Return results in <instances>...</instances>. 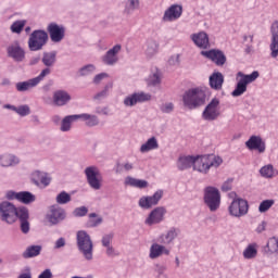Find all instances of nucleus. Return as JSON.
I'll return each mask as SVG.
<instances>
[{
  "label": "nucleus",
  "mask_w": 278,
  "mask_h": 278,
  "mask_svg": "<svg viewBox=\"0 0 278 278\" xmlns=\"http://www.w3.org/2000/svg\"><path fill=\"white\" fill-rule=\"evenodd\" d=\"M55 201L59 205H66V203H71V194L66 191H62L56 195Z\"/></svg>",
  "instance_id": "a18cd8bd"
},
{
  "label": "nucleus",
  "mask_w": 278,
  "mask_h": 278,
  "mask_svg": "<svg viewBox=\"0 0 278 278\" xmlns=\"http://www.w3.org/2000/svg\"><path fill=\"white\" fill-rule=\"evenodd\" d=\"M0 220L7 225H14L16 223V205L10 201L0 203Z\"/></svg>",
  "instance_id": "6e6552de"
},
{
  "label": "nucleus",
  "mask_w": 278,
  "mask_h": 278,
  "mask_svg": "<svg viewBox=\"0 0 278 278\" xmlns=\"http://www.w3.org/2000/svg\"><path fill=\"white\" fill-rule=\"evenodd\" d=\"M220 164H223V159L220 156H216V154L195 156L193 170H197L202 175H207V173H210V168H218Z\"/></svg>",
  "instance_id": "f03ea898"
},
{
  "label": "nucleus",
  "mask_w": 278,
  "mask_h": 278,
  "mask_svg": "<svg viewBox=\"0 0 278 278\" xmlns=\"http://www.w3.org/2000/svg\"><path fill=\"white\" fill-rule=\"evenodd\" d=\"M273 205H275V200H264L258 205V212L261 214H264V213L268 212V210H270V207H273Z\"/></svg>",
  "instance_id": "de8ad7c7"
},
{
  "label": "nucleus",
  "mask_w": 278,
  "mask_h": 278,
  "mask_svg": "<svg viewBox=\"0 0 278 278\" xmlns=\"http://www.w3.org/2000/svg\"><path fill=\"white\" fill-rule=\"evenodd\" d=\"M123 51V46L121 43H116L111 49H109L105 54L102 56V62L106 66H115L118 64V53Z\"/></svg>",
  "instance_id": "f3484780"
},
{
  "label": "nucleus",
  "mask_w": 278,
  "mask_h": 278,
  "mask_svg": "<svg viewBox=\"0 0 278 278\" xmlns=\"http://www.w3.org/2000/svg\"><path fill=\"white\" fill-rule=\"evenodd\" d=\"M97 71V66L94 64L84 65L78 70V77H88L92 75Z\"/></svg>",
  "instance_id": "ea45409f"
},
{
  "label": "nucleus",
  "mask_w": 278,
  "mask_h": 278,
  "mask_svg": "<svg viewBox=\"0 0 278 278\" xmlns=\"http://www.w3.org/2000/svg\"><path fill=\"white\" fill-rule=\"evenodd\" d=\"M129 170H134V163L126 162V163H117L115 166V173L121 175L122 173H129Z\"/></svg>",
  "instance_id": "79ce46f5"
},
{
  "label": "nucleus",
  "mask_w": 278,
  "mask_h": 278,
  "mask_svg": "<svg viewBox=\"0 0 278 278\" xmlns=\"http://www.w3.org/2000/svg\"><path fill=\"white\" fill-rule=\"evenodd\" d=\"M78 118L85 122L87 127H97L99 125V117L88 113L78 114Z\"/></svg>",
  "instance_id": "f704fd0d"
},
{
  "label": "nucleus",
  "mask_w": 278,
  "mask_h": 278,
  "mask_svg": "<svg viewBox=\"0 0 278 278\" xmlns=\"http://www.w3.org/2000/svg\"><path fill=\"white\" fill-rule=\"evenodd\" d=\"M264 252L267 255H273L275 253H278V238L277 237H271L267 240Z\"/></svg>",
  "instance_id": "c9c22d12"
},
{
  "label": "nucleus",
  "mask_w": 278,
  "mask_h": 278,
  "mask_svg": "<svg viewBox=\"0 0 278 278\" xmlns=\"http://www.w3.org/2000/svg\"><path fill=\"white\" fill-rule=\"evenodd\" d=\"M41 62L46 68H51L55 66V62H58V51L43 52Z\"/></svg>",
  "instance_id": "7c9ffc66"
},
{
  "label": "nucleus",
  "mask_w": 278,
  "mask_h": 278,
  "mask_svg": "<svg viewBox=\"0 0 278 278\" xmlns=\"http://www.w3.org/2000/svg\"><path fill=\"white\" fill-rule=\"evenodd\" d=\"M144 101H151V96L144 92H135L124 99V105L126 108H134V105L144 103Z\"/></svg>",
  "instance_id": "4be33fe9"
},
{
  "label": "nucleus",
  "mask_w": 278,
  "mask_h": 278,
  "mask_svg": "<svg viewBox=\"0 0 278 278\" xmlns=\"http://www.w3.org/2000/svg\"><path fill=\"white\" fill-rule=\"evenodd\" d=\"M218 105H220V100L217 98L212 99L202 113L203 119L208 122L216 121L220 116V108Z\"/></svg>",
  "instance_id": "ddd939ff"
},
{
  "label": "nucleus",
  "mask_w": 278,
  "mask_h": 278,
  "mask_svg": "<svg viewBox=\"0 0 278 278\" xmlns=\"http://www.w3.org/2000/svg\"><path fill=\"white\" fill-rule=\"evenodd\" d=\"M149 187V181L147 180H141V179H137V182L135 185V188H148Z\"/></svg>",
  "instance_id": "69168bd1"
},
{
  "label": "nucleus",
  "mask_w": 278,
  "mask_h": 278,
  "mask_svg": "<svg viewBox=\"0 0 278 278\" xmlns=\"http://www.w3.org/2000/svg\"><path fill=\"white\" fill-rule=\"evenodd\" d=\"M162 114H173L175 112V104L173 102H164L160 105Z\"/></svg>",
  "instance_id": "09e8293b"
},
{
  "label": "nucleus",
  "mask_w": 278,
  "mask_h": 278,
  "mask_svg": "<svg viewBox=\"0 0 278 278\" xmlns=\"http://www.w3.org/2000/svg\"><path fill=\"white\" fill-rule=\"evenodd\" d=\"M154 270L157 273L159 277H163L164 273H166V266L156 264Z\"/></svg>",
  "instance_id": "e2e57ef3"
},
{
  "label": "nucleus",
  "mask_w": 278,
  "mask_h": 278,
  "mask_svg": "<svg viewBox=\"0 0 278 278\" xmlns=\"http://www.w3.org/2000/svg\"><path fill=\"white\" fill-rule=\"evenodd\" d=\"M160 51V43L155 39H148L144 47V55L148 60L155 58V54Z\"/></svg>",
  "instance_id": "cd10ccee"
},
{
  "label": "nucleus",
  "mask_w": 278,
  "mask_h": 278,
  "mask_svg": "<svg viewBox=\"0 0 278 278\" xmlns=\"http://www.w3.org/2000/svg\"><path fill=\"white\" fill-rule=\"evenodd\" d=\"M191 40L199 49H210V36L205 31L192 34Z\"/></svg>",
  "instance_id": "393cba45"
},
{
  "label": "nucleus",
  "mask_w": 278,
  "mask_h": 278,
  "mask_svg": "<svg viewBox=\"0 0 278 278\" xmlns=\"http://www.w3.org/2000/svg\"><path fill=\"white\" fill-rule=\"evenodd\" d=\"M15 112L18 114V116H29L31 114V109L27 104H23L20 106H16Z\"/></svg>",
  "instance_id": "8fccbe9b"
},
{
  "label": "nucleus",
  "mask_w": 278,
  "mask_h": 278,
  "mask_svg": "<svg viewBox=\"0 0 278 278\" xmlns=\"http://www.w3.org/2000/svg\"><path fill=\"white\" fill-rule=\"evenodd\" d=\"M71 93L66 90H56L52 96V103L56 108H64L71 103Z\"/></svg>",
  "instance_id": "5701e85b"
},
{
  "label": "nucleus",
  "mask_w": 278,
  "mask_h": 278,
  "mask_svg": "<svg viewBox=\"0 0 278 278\" xmlns=\"http://www.w3.org/2000/svg\"><path fill=\"white\" fill-rule=\"evenodd\" d=\"M87 184L92 190H99L101 188V182L103 177H101V170L99 167L91 165L85 168L84 170Z\"/></svg>",
  "instance_id": "1a4fd4ad"
},
{
  "label": "nucleus",
  "mask_w": 278,
  "mask_h": 278,
  "mask_svg": "<svg viewBox=\"0 0 278 278\" xmlns=\"http://www.w3.org/2000/svg\"><path fill=\"white\" fill-rule=\"evenodd\" d=\"M155 149H160V143H157V138L151 137L146 143L141 144L140 152L149 153V151H155Z\"/></svg>",
  "instance_id": "473e14b6"
},
{
  "label": "nucleus",
  "mask_w": 278,
  "mask_h": 278,
  "mask_svg": "<svg viewBox=\"0 0 278 278\" xmlns=\"http://www.w3.org/2000/svg\"><path fill=\"white\" fill-rule=\"evenodd\" d=\"M164 216H166V207H155L146 218L144 225H148V227H153V225H160V223H164Z\"/></svg>",
  "instance_id": "2eb2a0df"
},
{
  "label": "nucleus",
  "mask_w": 278,
  "mask_h": 278,
  "mask_svg": "<svg viewBox=\"0 0 278 278\" xmlns=\"http://www.w3.org/2000/svg\"><path fill=\"white\" fill-rule=\"evenodd\" d=\"M245 147L249 151H257L258 153H266V141L260 136H251L248 141H245Z\"/></svg>",
  "instance_id": "412c9836"
},
{
  "label": "nucleus",
  "mask_w": 278,
  "mask_h": 278,
  "mask_svg": "<svg viewBox=\"0 0 278 278\" xmlns=\"http://www.w3.org/2000/svg\"><path fill=\"white\" fill-rule=\"evenodd\" d=\"M64 247H66V239L61 237L55 241L54 249H62Z\"/></svg>",
  "instance_id": "0e129e2a"
},
{
  "label": "nucleus",
  "mask_w": 278,
  "mask_h": 278,
  "mask_svg": "<svg viewBox=\"0 0 278 278\" xmlns=\"http://www.w3.org/2000/svg\"><path fill=\"white\" fill-rule=\"evenodd\" d=\"M20 220V229L22 233H29L31 226L29 224V208L26 206H18L15 208V223Z\"/></svg>",
  "instance_id": "f8f14e48"
},
{
  "label": "nucleus",
  "mask_w": 278,
  "mask_h": 278,
  "mask_svg": "<svg viewBox=\"0 0 278 278\" xmlns=\"http://www.w3.org/2000/svg\"><path fill=\"white\" fill-rule=\"evenodd\" d=\"M87 214H88V207H86V206L76 207L73 211V216H75L76 218H81V217L86 216Z\"/></svg>",
  "instance_id": "603ef678"
},
{
  "label": "nucleus",
  "mask_w": 278,
  "mask_h": 278,
  "mask_svg": "<svg viewBox=\"0 0 278 278\" xmlns=\"http://www.w3.org/2000/svg\"><path fill=\"white\" fill-rule=\"evenodd\" d=\"M17 201L24 205H29V203H34L36 201V195L29 191H20Z\"/></svg>",
  "instance_id": "e433bc0d"
},
{
  "label": "nucleus",
  "mask_w": 278,
  "mask_h": 278,
  "mask_svg": "<svg viewBox=\"0 0 278 278\" xmlns=\"http://www.w3.org/2000/svg\"><path fill=\"white\" fill-rule=\"evenodd\" d=\"M181 14H184V7L180 4H172L164 12L162 21L164 23H173V21L181 18Z\"/></svg>",
  "instance_id": "6ab92c4d"
},
{
  "label": "nucleus",
  "mask_w": 278,
  "mask_h": 278,
  "mask_svg": "<svg viewBox=\"0 0 278 278\" xmlns=\"http://www.w3.org/2000/svg\"><path fill=\"white\" fill-rule=\"evenodd\" d=\"M138 179L134 178L131 176H128L125 178L124 184L126 186H130L131 188H136V184H137Z\"/></svg>",
  "instance_id": "052dcab7"
},
{
  "label": "nucleus",
  "mask_w": 278,
  "mask_h": 278,
  "mask_svg": "<svg viewBox=\"0 0 278 278\" xmlns=\"http://www.w3.org/2000/svg\"><path fill=\"white\" fill-rule=\"evenodd\" d=\"M38 278H53V273H51V269H45Z\"/></svg>",
  "instance_id": "338daca9"
},
{
  "label": "nucleus",
  "mask_w": 278,
  "mask_h": 278,
  "mask_svg": "<svg viewBox=\"0 0 278 278\" xmlns=\"http://www.w3.org/2000/svg\"><path fill=\"white\" fill-rule=\"evenodd\" d=\"M194 160H195V156H192V155H184L178 157V161H177L178 170H188V168L194 169Z\"/></svg>",
  "instance_id": "c756f323"
},
{
  "label": "nucleus",
  "mask_w": 278,
  "mask_h": 278,
  "mask_svg": "<svg viewBox=\"0 0 278 278\" xmlns=\"http://www.w3.org/2000/svg\"><path fill=\"white\" fill-rule=\"evenodd\" d=\"M228 212L230 216L235 218H242L249 214V201L244 199L235 200L228 206Z\"/></svg>",
  "instance_id": "9b49d317"
},
{
  "label": "nucleus",
  "mask_w": 278,
  "mask_h": 278,
  "mask_svg": "<svg viewBox=\"0 0 278 278\" xmlns=\"http://www.w3.org/2000/svg\"><path fill=\"white\" fill-rule=\"evenodd\" d=\"M106 255H108V257H116V256H118V252H116L114 247L109 245V247H106Z\"/></svg>",
  "instance_id": "680f3d73"
},
{
  "label": "nucleus",
  "mask_w": 278,
  "mask_h": 278,
  "mask_svg": "<svg viewBox=\"0 0 278 278\" xmlns=\"http://www.w3.org/2000/svg\"><path fill=\"white\" fill-rule=\"evenodd\" d=\"M208 84L213 90H223V84H225V76L220 72H214L208 78Z\"/></svg>",
  "instance_id": "c85d7f7f"
},
{
  "label": "nucleus",
  "mask_w": 278,
  "mask_h": 278,
  "mask_svg": "<svg viewBox=\"0 0 278 278\" xmlns=\"http://www.w3.org/2000/svg\"><path fill=\"white\" fill-rule=\"evenodd\" d=\"M47 75H51V68H43L40 72V74L35 78H30L25 81L16 83L15 90H17V92H27V91L31 90V88H36V86H38V84H40V81H43L45 77H47Z\"/></svg>",
  "instance_id": "0eeeda50"
},
{
  "label": "nucleus",
  "mask_w": 278,
  "mask_h": 278,
  "mask_svg": "<svg viewBox=\"0 0 278 278\" xmlns=\"http://www.w3.org/2000/svg\"><path fill=\"white\" fill-rule=\"evenodd\" d=\"M138 8H140V0H127L125 13L128 14V16H131V13L136 12Z\"/></svg>",
  "instance_id": "37998d69"
},
{
  "label": "nucleus",
  "mask_w": 278,
  "mask_h": 278,
  "mask_svg": "<svg viewBox=\"0 0 278 278\" xmlns=\"http://www.w3.org/2000/svg\"><path fill=\"white\" fill-rule=\"evenodd\" d=\"M103 223V217H99L97 213H90L89 214V220L87 223L88 227H99Z\"/></svg>",
  "instance_id": "c03bdc74"
},
{
  "label": "nucleus",
  "mask_w": 278,
  "mask_h": 278,
  "mask_svg": "<svg viewBox=\"0 0 278 278\" xmlns=\"http://www.w3.org/2000/svg\"><path fill=\"white\" fill-rule=\"evenodd\" d=\"M164 197L163 190H157L153 195H143L139 199L138 205L141 210H151L154 205H157L162 198Z\"/></svg>",
  "instance_id": "4468645a"
},
{
  "label": "nucleus",
  "mask_w": 278,
  "mask_h": 278,
  "mask_svg": "<svg viewBox=\"0 0 278 278\" xmlns=\"http://www.w3.org/2000/svg\"><path fill=\"white\" fill-rule=\"evenodd\" d=\"M179 64H180L179 54L172 55L168 59V65L169 66H179Z\"/></svg>",
  "instance_id": "bf43d9fd"
},
{
  "label": "nucleus",
  "mask_w": 278,
  "mask_h": 278,
  "mask_svg": "<svg viewBox=\"0 0 278 278\" xmlns=\"http://www.w3.org/2000/svg\"><path fill=\"white\" fill-rule=\"evenodd\" d=\"M7 55L11 58L13 62H25V49L21 47V42L14 41L7 48Z\"/></svg>",
  "instance_id": "dca6fc26"
},
{
  "label": "nucleus",
  "mask_w": 278,
  "mask_h": 278,
  "mask_svg": "<svg viewBox=\"0 0 278 278\" xmlns=\"http://www.w3.org/2000/svg\"><path fill=\"white\" fill-rule=\"evenodd\" d=\"M40 253H42V245H29L22 253V257H24V260H31V257H38Z\"/></svg>",
  "instance_id": "2f4dec72"
},
{
  "label": "nucleus",
  "mask_w": 278,
  "mask_h": 278,
  "mask_svg": "<svg viewBox=\"0 0 278 278\" xmlns=\"http://www.w3.org/2000/svg\"><path fill=\"white\" fill-rule=\"evenodd\" d=\"M46 173L43 172H40V170H36L34 174H33V184H35V186H40V180L42 179L43 175Z\"/></svg>",
  "instance_id": "864d4df0"
},
{
  "label": "nucleus",
  "mask_w": 278,
  "mask_h": 278,
  "mask_svg": "<svg viewBox=\"0 0 278 278\" xmlns=\"http://www.w3.org/2000/svg\"><path fill=\"white\" fill-rule=\"evenodd\" d=\"M244 260H255L257 257V245L255 243L249 244L243 251Z\"/></svg>",
  "instance_id": "58836bf2"
},
{
  "label": "nucleus",
  "mask_w": 278,
  "mask_h": 278,
  "mask_svg": "<svg viewBox=\"0 0 278 278\" xmlns=\"http://www.w3.org/2000/svg\"><path fill=\"white\" fill-rule=\"evenodd\" d=\"M47 31L50 36L51 42H62L66 34L64 26H60L56 23H50L47 27Z\"/></svg>",
  "instance_id": "aec40b11"
},
{
  "label": "nucleus",
  "mask_w": 278,
  "mask_h": 278,
  "mask_svg": "<svg viewBox=\"0 0 278 278\" xmlns=\"http://www.w3.org/2000/svg\"><path fill=\"white\" fill-rule=\"evenodd\" d=\"M108 77H110V75H108V73H100V74H97V75L93 77L92 83H93L96 86H99V84H101V81H102L103 79H108Z\"/></svg>",
  "instance_id": "5fc2aeb1"
},
{
  "label": "nucleus",
  "mask_w": 278,
  "mask_h": 278,
  "mask_svg": "<svg viewBox=\"0 0 278 278\" xmlns=\"http://www.w3.org/2000/svg\"><path fill=\"white\" fill-rule=\"evenodd\" d=\"M162 255H170V250L164 247V244L153 243L150 247V260H157V257H162Z\"/></svg>",
  "instance_id": "bb28decb"
},
{
  "label": "nucleus",
  "mask_w": 278,
  "mask_h": 278,
  "mask_svg": "<svg viewBox=\"0 0 278 278\" xmlns=\"http://www.w3.org/2000/svg\"><path fill=\"white\" fill-rule=\"evenodd\" d=\"M21 164V159L18 156L11 153L0 154V166L2 168H13L14 166H18Z\"/></svg>",
  "instance_id": "a878e982"
},
{
  "label": "nucleus",
  "mask_w": 278,
  "mask_h": 278,
  "mask_svg": "<svg viewBox=\"0 0 278 278\" xmlns=\"http://www.w3.org/2000/svg\"><path fill=\"white\" fill-rule=\"evenodd\" d=\"M205 99H207L205 90L199 87L188 89L182 94L184 106L188 110H197L198 108L203 106Z\"/></svg>",
  "instance_id": "f257e3e1"
},
{
  "label": "nucleus",
  "mask_w": 278,
  "mask_h": 278,
  "mask_svg": "<svg viewBox=\"0 0 278 278\" xmlns=\"http://www.w3.org/2000/svg\"><path fill=\"white\" fill-rule=\"evenodd\" d=\"M114 240V232L106 233L102 236L101 244L106 249L108 247H112V241Z\"/></svg>",
  "instance_id": "3c124183"
},
{
  "label": "nucleus",
  "mask_w": 278,
  "mask_h": 278,
  "mask_svg": "<svg viewBox=\"0 0 278 278\" xmlns=\"http://www.w3.org/2000/svg\"><path fill=\"white\" fill-rule=\"evenodd\" d=\"M204 204L210 212H218L220 210V191L216 187H206L204 189Z\"/></svg>",
  "instance_id": "423d86ee"
},
{
  "label": "nucleus",
  "mask_w": 278,
  "mask_h": 278,
  "mask_svg": "<svg viewBox=\"0 0 278 278\" xmlns=\"http://www.w3.org/2000/svg\"><path fill=\"white\" fill-rule=\"evenodd\" d=\"M260 77V72L254 71L251 74H244L242 72L237 73L238 83L235 90L231 92V97H242L247 92L249 84H253Z\"/></svg>",
  "instance_id": "20e7f679"
},
{
  "label": "nucleus",
  "mask_w": 278,
  "mask_h": 278,
  "mask_svg": "<svg viewBox=\"0 0 278 278\" xmlns=\"http://www.w3.org/2000/svg\"><path fill=\"white\" fill-rule=\"evenodd\" d=\"M40 184H42V186H49V184H51V177H49V174L46 173L43 177H41Z\"/></svg>",
  "instance_id": "774afa93"
},
{
  "label": "nucleus",
  "mask_w": 278,
  "mask_h": 278,
  "mask_svg": "<svg viewBox=\"0 0 278 278\" xmlns=\"http://www.w3.org/2000/svg\"><path fill=\"white\" fill-rule=\"evenodd\" d=\"M203 58H206V60H211L216 64V66H225L227 63V56L225 55V52L218 49H212L208 51H201L200 52Z\"/></svg>",
  "instance_id": "a211bd4d"
},
{
  "label": "nucleus",
  "mask_w": 278,
  "mask_h": 278,
  "mask_svg": "<svg viewBox=\"0 0 278 278\" xmlns=\"http://www.w3.org/2000/svg\"><path fill=\"white\" fill-rule=\"evenodd\" d=\"M49 42V33L43 29L34 30L28 38L29 51H42Z\"/></svg>",
  "instance_id": "39448f33"
},
{
  "label": "nucleus",
  "mask_w": 278,
  "mask_h": 278,
  "mask_svg": "<svg viewBox=\"0 0 278 278\" xmlns=\"http://www.w3.org/2000/svg\"><path fill=\"white\" fill-rule=\"evenodd\" d=\"M233 184V179L229 178L227 179L223 185H222V192H229V190H231L232 185Z\"/></svg>",
  "instance_id": "13d9d810"
},
{
  "label": "nucleus",
  "mask_w": 278,
  "mask_h": 278,
  "mask_svg": "<svg viewBox=\"0 0 278 278\" xmlns=\"http://www.w3.org/2000/svg\"><path fill=\"white\" fill-rule=\"evenodd\" d=\"M180 233L181 230L179 228L172 227L159 237V242L164 245L173 244Z\"/></svg>",
  "instance_id": "b1692460"
},
{
  "label": "nucleus",
  "mask_w": 278,
  "mask_h": 278,
  "mask_svg": "<svg viewBox=\"0 0 278 278\" xmlns=\"http://www.w3.org/2000/svg\"><path fill=\"white\" fill-rule=\"evenodd\" d=\"M76 242L78 251L83 254V257L87 262H92L94 260V244L92 243V238L86 232V230H79L76 233Z\"/></svg>",
  "instance_id": "7ed1b4c3"
},
{
  "label": "nucleus",
  "mask_w": 278,
  "mask_h": 278,
  "mask_svg": "<svg viewBox=\"0 0 278 278\" xmlns=\"http://www.w3.org/2000/svg\"><path fill=\"white\" fill-rule=\"evenodd\" d=\"M46 220H48L51 227L60 225V223L66 220V210L59 205L50 206L48 213L46 214Z\"/></svg>",
  "instance_id": "9d476101"
},
{
  "label": "nucleus",
  "mask_w": 278,
  "mask_h": 278,
  "mask_svg": "<svg viewBox=\"0 0 278 278\" xmlns=\"http://www.w3.org/2000/svg\"><path fill=\"white\" fill-rule=\"evenodd\" d=\"M270 34H271V42L269 45V49H275L278 47V21H274L270 26Z\"/></svg>",
  "instance_id": "4c0bfd02"
},
{
  "label": "nucleus",
  "mask_w": 278,
  "mask_h": 278,
  "mask_svg": "<svg viewBox=\"0 0 278 278\" xmlns=\"http://www.w3.org/2000/svg\"><path fill=\"white\" fill-rule=\"evenodd\" d=\"M162 81V78L160 77V73H154L151 77H150V86H160Z\"/></svg>",
  "instance_id": "4d7b16f0"
},
{
  "label": "nucleus",
  "mask_w": 278,
  "mask_h": 278,
  "mask_svg": "<svg viewBox=\"0 0 278 278\" xmlns=\"http://www.w3.org/2000/svg\"><path fill=\"white\" fill-rule=\"evenodd\" d=\"M79 121L78 115H67L61 121V131H71L73 123Z\"/></svg>",
  "instance_id": "72a5a7b5"
},
{
  "label": "nucleus",
  "mask_w": 278,
  "mask_h": 278,
  "mask_svg": "<svg viewBox=\"0 0 278 278\" xmlns=\"http://www.w3.org/2000/svg\"><path fill=\"white\" fill-rule=\"evenodd\" d=\"M260 173L262 175V177H266L267 179H270L274 177L275 175V169L273 167V165H265L260 169Z\"/></svg>",
  "instance_id": "49530a36"
},
{
  "label": "nucleus",
  "mask_w": 278,
  "mask_h": 278,
  "mask_svg": "<svg viewBox=\"0 0 278 278\" xmlns=\"http://www.w3.org/2000/svg\"><path fill=\"white\" fill-rule=\"evenodd\" d=\"M25 25H27V20H17L10 26V30L12 34H21L25 29Z\"/></svg>",
  "instance_id": "a19ab883"
},
{
  "label": "nucleus",
  "mask_w": 278,
  "mask_h": 278,
  "mask_svg": "<svg viewBox=\"0 0 278 278\" xmlns=\"http://www.w3.org/2000/svg\"><path fill=\"white\" fill-rule=\"evenodd\" d=\"M18 194L20 192H16L14 190H9L5 192V199L7 201H18Z\"/></svg>",
  "instance_id": "6e6d98bb"
}]
</instances>
